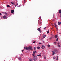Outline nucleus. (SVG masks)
Returning <instances> with one entry per match:
<instances>
[{"label":"nucleus","instance_id":"obj_8","mask_svg":"<svg viewBox=\"0 0 61 61\" xmlns=\"http://www.w3.org/2000/svg\"><path fill=\"white\" fill-rule=\"evenodd\" d=\"M3 18H4V19H5V18H6V17L5 15H4L3 16Z\"/></svg>","mask_w":61,"mask_h":61},{"label":"nucleus","instance_id":"obj_37","mask_svg":"<svg viewBox=\"0 0 61 61\" xmlns=\"http://www.w3.org/2000/svg\"><path fill=\"white\" fill-rule=\"evenodd\" d=\"M60 17L61 18V14H60Z\"/></svg>","mask_w":61,"mask_h":61},{"label":"nucleus","instance_id":"obj_24","mask_svg":"<svg viewBox=\"0 0 61 61\" xmlns=\"http://www.w3.org/2000/svg\"><path fill=\"white\" fill-rule=\"evenodd\" d=\"M54 36H52V37H51V38H54Z\"/></svg>","mask_w":61,"mask_h":61},{"label":"nucleus","instance_id":"obj_19","mask_svg":"<svg viewBox=\"0 0 61 61\" xmlns=\"http://www.w3.org/2000/svg\"><path fill=\"white\" fill-rule=\"evenodd\" d=\"M55 26V27H56V28L57 29V25H56Z\"/></svg>","mask_w":61,"mask_h":61},{"label":"nucleus","instance_id":"obj_18","mask_svg":"<svg viewBox=\"0 0 61 61\" xmlns=\"http://www.w3.org/2000/svg\"><path fill=\"white\" fill-rule=\"evenodd\" d=\"M37 56H41V55H38Z\"/></svg>","mask_w":61,"mask_h":61},{"label":"nucleus","instance_id":"obj_11","mask_svg":"<svg viewBox=\"0 0 61 61\" xmlns=\"http://www.w3.org/2000/svg\"><path fill=\"white\" fill-rule=\"evenodd\" d=\"M61 24V23L60 22H59L58 23V25H60V24Z\"/></svg>","mask_w":61,"mask_h":61},{"label":"nucleus","instance_id":"obj_34","mask_svg":"<svg viewBox=\"0 0 61 61\" xmlns=\"http://www.w3.org/2000/svg\"><path fill=\"white\" fill-rule=\"evenodd\" d=\"M5 15H7V13H5Z\"/></svg>","mask_w":61,"mask_h":61},{"label":"nucleus","instance_id":"obj_7","mask_svg":"<svg viewBox=\"0 0 61 61\" xmlns=\"http://www.w3.org/2000/svg\"><path fill=\"white\" fill-rule=\"evenodd\" d=\"M36 51H33V54H36Z\"/></svg>","mask_w":61,"mask_h":61},{"label":"nucleus","instance_id":"obj_21","mask_svg":"<svg viewBox=\"0 0 61 61\" xmlns=\"http://www.w3.org/2000/svg\"><path fill=\"white\" fill-rule=\"evenodd\" d=\"M49 33V30H48V31L47 32V34H48V33Z\"/></svg>","mask_w":61,"mask_h":61},{"label":"nucleus","instance_id":"obj_41","mask_svg":"<svg viewBox=\"0 0 61 61\" xmlns=\"http://www.w3.org/2000/svg\"><path fill=\"white\" fill-rule=\"evenodd\" d=\"M0 15H2V13H0Z\"/></svg>","mask_w":61,"mask_h":61},{"label":"nucleus","instance_id":"obj_30","mask_svg":"<svg viewBox=\"0 0 61 61\" xmlns=\"http://www.w3.org/2000/svg\"><path fill=\"white\" fill-rule=\"evenodd\" d=\"M58 46L59 47H60L61 46H60V45H58Z\"/></svg>","mask_w":61,"mask_h":61},{"label":"nucleus","instance_id":"obj_46","mask_svg":"<svg viewBox=\"0 0 61 61\" xmlns=\"http://www.w3.org/2000/svg\"><path fill=\"white\" fill-rule=\"evenodd\" d=\"M39 61H41V60H39Z\"/></svg>","mask_w":61,"mask_h":61},{"label":"nucleus","instance_id":"obj_22","mask_svg":"<svg viewBox=\"0 0 61 61\" xmlns=\"http://www.w3.org/2000/svg\"><path fill=\"white\" fill-rule=\"evenodd\" d=\"M7 7H10V6H9V5H7Z\"/></svg>","mask_w":61,"mask_h":61},{"label":"nucleus","instance_id":"obj_23","mask_svg":"<svg viewBox=\"0 0 61 61\" xmlns=\"http://www.w3.org/2000/svg\"><path fill=\"white\" fill-rule=\"evenodd\" d=\"M48 47H50V45H48Z\"/></svg>","mask_w":61,"mask_h":61},{"label":"nucleus","instance_id":"obj_16","mask_svg":"<svg viewBox=\"0 0 61 61\" xmlns=\"http://www.w3.org/2000/svg\"><path fill=\"white\" fill-rule=\"evenodd\" d=\"M55 38H57V36L56 35H55Z\"/></svg>","mask_w":61,"mask_h":61},{"label":"nucleus","instance_id":"obj_27","mask_svg":"<svg viewBox=\"0 0 61 61\" xmlns=\"http://www.w3.org/2000/svg\"><path fill=\"white\" fill-rule=\"evenodd\" d=\"M37 49H39L40 48V47H37Z\"/></svg>","mask_w":61,"mask_h":61},{"label":"nucleus","instance_id":"obj_38","mask_svg":"<svg viewBox=\"0 0 61 61\" xmlns=\"http://www.w3.org/2000/svg\"><path fill=\"white\" fill-rule=\"evenodd\" d=\"M40 33H42V31H41V30H40Z\"/></svg>","mask_w":61,"mask_h":61},{"label":"nucleus","instance_id":"obj_5","mask_svg":"<svg viewBox=\"0 0 61 61\" xmlns=\"http://www.w3.org/2000/svg\"><path fill=\"white\" fill-rule=\"evenodd\" d=\"M45 46H43V45H42V46L41 47V48L42 49H44V48H45Z\"/></svg>","mask_w":61,"mask_h":61},{"label":"nucleus","instance_id":"obj_29","mask_svg":"<svg viewBox=\"0 0 61 61\" xmlns=\"http://www.w3.org/2000/svg\"><path fill=\"white\" fill-rule=\"evenodd\" d=\"M56 58V57H53V59H55Z\"/></svg>","mask_w":61,"mask_h":61},{"label":"nucleus","instance_id":"obj_17","mask_svg":"<svg viewBox=\"0 0 61 61\" xmlns=\"http://www.w3.org/2000/svg\"><path fill=\"white\" fill-rule=\"evenodd\" d=\"M61 10H59V13H61Z\"/></svg>","mask_w":61,"mask_h":61},{"label":"nucleus","instance_id":"obj_14","mask_svg":"<svg viewBox=\"0 0 61 61\" xmlns=\"http://www.w3.org/2000/svg\"><path fill=\"white\" fill-rule=\"evenodd\" d=\"M46 35H43V37L44 38H45V37H46Z\"/></svg>","mask_w":61,"mask_h":61},{"label":"nucleus","instance_id":"obj_13","mask_svg":"<svg viewBox=\"0 0 61 61\" xmlns=\"http://www.w3.org/2000/svg\"><path fill=\"white\" fill-rule=\"evenodd\" d=\"M52 52L53 54H52V55H54V54H55V52L54 51H52Z\"/></svg>","mask_w":61,"mask_h":61},{"label":"nucleus","instance_id":"obj_40","mask_svg":"<svg viewBox=\"0 0 61 61\" xmlns=\"http://www.w3.org/2000/svg\"><path fill=\"white\" fill-rule=\"evenodd\" d=\"M23 51H24V50H22V52H23Z\"/></svg>","mask_w":61,"mask_h":61},{"label":"nucleus","instance_id":"obj_25","mask_svg":"<svg viewBox=\"0 0 61 61\" xmlns=\"http://www.w3.org/2000/svg\"><path fill=\"white\" fill-rule=\"evenodd\" d=\"M43 39H43V38H42V39H41V41H43Z\"/></svg>","mask_w":61,"mask_h":61},{"label":"nucleus","instance_id":"obj_39","mask_svg":"<svg viewBox=\"0 0 61 61\" xmlns=\"http://www.w3.org/2000/svg\"><path fill=\"white\" fill-rule=\"evenodd\" d=\"M55 26H56V24H55Z\"/></svg>","mask_w":61,"mask_h":61},{"label":"nucleus","instance_id":"obj_45","mask_svg":"<svg viewBox=\"0 0 61 61\" xmlns=\"http://www.w3.org/2000/svg\"><path fill=\"white\" fill-rule=\"evenodd\" d=\"M52 37H51V38H50V39H52Z\"/></svg>","mask_w":61,"mask_h":61},{"label":"nucleus","instance_id":"obj_9","mask_svg":"<svg viewBox=\"0 0 61 61\" xmlns=\"http://www.w3.org/2000/svg\"><path fill=\"white\" fill-rule=\"evenodd\" d=\"M40 28H41V27H40V28H39L37 29V30H38V31H41V30L40 29Z\"/></svg>","mask_w":61,"mask_h":61},{"label":"nucleus","instance_id":"obj_20","mask_svg":"<svg viewBox=\"0 0 61 61\" xmlns=\"http://www.w3.org/2000/svg\"><path fill=\"white\" fill-rule=\"evenodd\" d=\"M32 61V59H29V61Z\"/></svg>","mask_w":61,"mask_h":61},{"label":"nucleus","instance_id":"obj_4","mask_svg":"<svg viewBox=\"0 0 61 61\" xmlns=\"http://www.w3.org/2000/svg\"><path fill=\"white\" fill-rule=\"evenodd\" d=\"M54 52H56V53H57V52H58V50L56 49H55L54 50Z\"/></svg>","mask_w":61,"mask_h":61},{"label":"nucleus","instance_id":"obj_35","mask_svg":"<svg viewBox=\"0 0 61 61\" xmlns=\"http://www.w3.org/2000/svg\"><path fill=\"white\" fill-rule=\"evenodd\" d=\"M36 43V41H34L33 42V43Z\"/></svg>","mask_w":61,"mask_h":61},{"label":"nucleus","instance_id":"obj_42","mask_svg":"<svg viewBox=\"0 0 61 61\" xmlns=\"http://www.w3.org/2000/svg\"><path fill=\"white\" fill-rule=\"evenodd\" d=\"M39 44H41V43L40 42L39 43Z\"/></svg>","mask_w":61,"mask_h":61},{"label":"nucleus","instance_id":"obj_32","mask_svg":"<svg viewBox=\"0 0 61 61\" xmlns=\"http://www.w3.org/2000/svg\"><path fill=\"white\" fill-rule=\"evenodd\" d=\"M34 50H36V48H35V47H34Z\"/></svg>","mask_w":61,"mask_h":61},{"label":"nucleus","instance_id":"obj_47","mask_svg":"<svg viewBox=\"0 0 61 61\" xmlns=\"http://www.w3.org/2000/svg\"><path fill=\"white\" fill-rule=\"evenodd\" d=\"M44 42V43H45V42Z\"/></svg>","mask_w":61,"mask_h":61},{"label":"nucleus","instance_id":"obj_10","mask_svg":"<svg viewBox=\"0 0 61 61\" xmlns=\"http://www.w3.org/2000/svg\"><path fill=\"white\" fill-rule=\"evenodd\" d=\"M11 12L12 13H13L14 12V10H11Z\"/></svg>","mask_w":61,"mask_h":61},{"label":"nucleus","instance_id":"obj_2","mask_svg":"<svg viewBox=\"0 0 61 61\" xmlns=\"http://www.w3.org/2000/svg\"><path fill=\"white\" fill-rule=\"evenodd\" d=\"M28 49H30V50H32L33 49V47L31 46H29L28 47Z\"/></svg>","mask_w":61,"mask_h":61},{"label":"nucleus","instance_id":"obj_26","mask_svg":"<svg viewBox=\"0 0 61 61\" xmlns=\"http://www.w3.org/2000/svg\"><path fill=\"white\" fill-rule=\"evenodd\" d=\"M58 38H57L56 40V41H58Z\"/></svg>","mask_w":61,"mask_h":61},{"label":"nucleus","instance_id":"obj_12","mask_svg":"<svg viewBox=\"0 0 61 61\" xmlns=\"http://www.w3.org/2000/svg\"><path fill=\"white\" fill-rule=\"evenodd\" d=\"M56 57L57 58L56 59V60L57 61V60H58V56H57Z\"/></svg>","mask_w":61,"mask_h":61},{"label":"nucleus","instance_id":"obj_15","mask_svg":"<svg viewBox=\"0 0 61 61\" xmlns=\"http://www.w3.org/2000/svg\"><path fill=\"white\" fill-rule=\"evenodd\" d=\"M19 59L20 60H21V57H19Z\"/></svg>","mask_w":61,"mask_h":61},{"label":"nucleus","instance_id":"obj_6","mask_svg":"<svg viewBox=\"0 0 61 61\" xmlns=\"http://www.w3.org/2000/svg\"><path fill=\"white\" fill-rule=\"evenodd\" d=\"M11 4H12L13 5H15V3L14 2L13 3L12 2H11Z\"/></svg>","mask_w":61,"mask_h":61},{"label":"nucleus","instance_id":"obj_49","mask_svg":"<svg viewBox=\"0 0 61 61\" xmlns=\"http://www.w3.org/2000/svg\"><path fill=\"white\" fill-rule=\"evenodd\" d=\"M24 1H25V0Z\"/></svg>","mask_w":61,"mask_h":61},{"label":"nucleus","instance_id":"obj_3","mask_svg":"<svg viewBox=\"0 0 61 61\" xmlns=\"http://www.w3.org/2000/svg\"><path fill=\"white\" fill-rule=\"evenodd\" d=\"M24 49L26 50H28V47H25L24 48Z\"/></svg>","mask_w":61,"mask_h":61},{"label":"nucleus","instance_id":"obj_33","mask_svg":"<svg viewBox=\"0 0 61 61\" xmlns=\"http://www.w3.org/2000/svg\"><path fill=\"white\" fill-rule=\"evenodd\" d=\"M54 15H53V18H55V17H54Z\"/></svg>","mask_w":61,"mask_h":61},{"label":"nucleus","instance_id":"obj_44","mask_svg":"<svg viewBox=\"0 0 61 61\" xmlns=\"http://www.w3.org/2000/svg\"><path fill=\"white\" fill-rule=\"evenodd\" d=\"M46 27H45L44 28V29H46Z\"/></svg>","mask_w":61,"mask_h":61},{"label":"nucleus","instance_id":"obj_28","mask_svg":"<svg viewBox=\"0 0 61 61\" xmlns=\"http://www.w3.org/2000/svg\"><path fill=\"white\" fill-rule=\"evenodd\" d=\"M46 58V56H45L44 57V59H45Z\"/></svg>","mask_w":61,"mask_h":61},{"label":"nucleus","instance_id":"obj_31","mask_svg":"<svg viewBox=\"0 0 61 61\" xmlns=\"http://www.w3.org/2000/svg\"><path fill=\"white\" fill-rule=\"evenodd\" d=\"M32 55H33V56H35V54H32Z\"/></svg>","mask_w":61,"mask_h":61},{"label":"nucleus","instance_id":"obj_43","mask_svg":"<svg viewBox=\"0 0 61 61\" xmlns=\"http://www.w3.org/2000/svg\"><path fill=\"white\" fill-rule=\"evenodd\" d=\"M57 44H58V45H59V43H58Z\"/></svg>","mask_w":61,"mask_h":61},{"label":"nucleus","instance_id":"obj_48","mask_svg":"<svg viewBox=\"0 0 61 61\" xmlns=\"http://www.w3.org/2000/svg\"><path fill=\"white\" fill-rule=\"evenodd\" d=\"M44 42V43H45V42Z\"/></svg>","mask_w":61,"mask_h":61},{"label":"nucleus","instance_id":"obj_36","mask_svg":"<svg viewBox=\"0 0 61 61\" xmlns=\"http://www.w3.org/2000/svg\"><path fill=\"white\" fill-rule=\"evenodd\" d=\"M54 43H55V44H56V42H55Z\"/></svg>","mask_w":61,"mask_h":61},{"label":"nucleus","instance_id":"obj_1","mask_svg":"<svg viewBox=\"0 0 61 61\" xmlns=\"http://www.w3.org/2000/svg\"><path fill=\"white\" fill-rule=\"evenodd\" d=\"M37 59V56H35L33 58V60L34 61H36Z\"/></svg>","mask_w":61,"mask_h":61}]
</instances>
